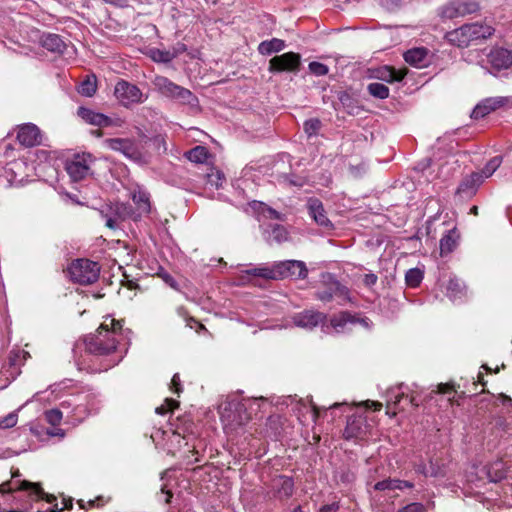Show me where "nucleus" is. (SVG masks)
I'll return each instance as SVG.
<instances>
[{
    "label": "nucleus",
    "mask_w": 512,
    "mask_h": 512,
    "mask_svg": "<svg viewBox=\"0 0 512 512\" xmlns=\"http://www.w3.org/2000/svg\"><path fill=\"white\" fill-rule=\"evenodd\" d=\"M124 321L106 318L96 332L87 335L83 342L86 357L78 362L80 370L96 373L107 371L117 365L123 354L118 351L116 334L122 330Z\"/></svg>",
    "instance_id": "nucleus-1"
},
{
    "label": "nucleus",
    "mask_w": 512,
    "mask_h": 512,
    "mask_svg": "<svg viewBox=\"0 0 512 512\" xmlns=\"http://www.w3.org/2000/svg\"><path fill=\"white\" fill-rule=\"evenodd\" d=\"M494 33V28L490 25L475 22L464 24L461 27L449 31L445 39L458 48H466L479 40H484Z\"/></svg>",
    "instance_id": "nucleus-2"
},
{
    "label": "nucleus",
    "mask_w": 512,
    "mask_h": 512,
    "mask_svg": "<svg viewBox=\"0 0 512 512\" xmlns=\"http://www.w3.org/2000/svg\"><path fill=\"white\" fill-rule=\"evenodd\" d=\"M152 83L156 91L163 97L183 105H188L191 108L198 106V98L189 89L174 83L167 77L157 75Z\"/></svg>",
    "instance_id": "nucleus-3"
},
{
    "label": "nucleus",
    "mask_w": 512,
    "mask_h": 512,
    "mask_svg": "<svg viewBox=\"0 0 512 512\" xmlns=\"http://www.w3.org/2000/svg\"><path fill=\"white\" fill-rule=\"evenodd\" d=\"M146 131L147 129L145 127L141 128L139 126H135L133 131H130L133 139H130L129 157L130 160L139 165H145L150 160V154L145 149L146 146L152 141L154 143H160L162 141L160 137H149Z\"/></svg>",
    "instance_id": "nucleus-4"
},
{
    "label": "nucleus",
    "mask_w": 512,
    "mask_h": 512,
    "mask_svg": "<svg viewBox=\"0 0 512 512\" xmlns=\"http://www.w3.org/2000/svg\"><path fill=\"white\" fill-rule=\"evenodd\" d=\"M68 272L72 281L86 285L98 279L100 267L88 259H77L70 264Z\"/></svg>",
    "instance_id": "nucleus-5"
},
{
    "label": "nucleus",
    "mask_w": 512,
    "mask_h": 512,
    "mask_svg": "<svg viewBox=\"0 0 512 512\" xmlns=\"http://www.w3.org/2000/svg\"><path fill=\"white\" fill-rule=\"evenodd\" d=\"M479 9V3L475 0H451L439 9V16L443 20H452L473 14Z\"/></svg>",
    "instance_id": "nucleus-6"
},
{
    "label": "nucleus",
    "mask_w": 512,
    "mask_h": 512,
    "mask_svg": "<svg viewBox=\"0 0 512 512\" xmlns=\"http://www.w3.org/2000/svg\"><path fill=\"white\" fill-rule=\"evenodd\" d=\"M130 194L133 201V207L130 206V219L137 221L146 217L151 212V202L149 193L140 185L130 186Z\"/></svg>",
    "instance_id": "nucleus-7"
},
{
    "label": "nucleus",
    "mask_w": 512,
    "mask_h": 512,
    "mask_svg": "<svg viewBox=\"0 0 512 512\" xmlns=\"http://www.w3.org/2000/svg\"><path fill=\"white\" fill-rule=\"evenodd\" d=\"M221 420L225 427L236 429L249 421L246 408L240 403H229L221 411Z\"/></svg>",
    "instance_id": "nucleus-8"
},
{
    "label": "nucleus",
    "mask_w": 512,
    "mask_h": 512,
    "mask_svg": "<svg viewBox=\"0 0 512 512\" xmlns=\"http://www.w3.org/2000/svg\"><path fill=\"white\" fill-rule=\"evenodd\" d=\"M274 271L276 272V280L287 277L297 279H305L308 275V269L303 261L285 260L274 263Z\"/></svg>",
    "instance_id": "nucleus-9"
},
{
    "label": "nucleus",
    "mask_w": 512,
    "mask_h": 512,
    "mask_svg": "<svg viewBox=\"0 0 512 512\" xmlns=\"http://www.w3.org/2000/svg\"><path fill=\"white\" fill-rule=\"evenodd\" d=\"M301 57L298 53L287 52L279 56H275L269 61L270 72H296L301 64Z\"/></svg>",
    "instance_id": "nucleus-10"
},
{
    "label": "nucleus",
    "mask_w": 512,
    "mask_h": 512,
    "mask_svg": "<svg viewBox=\"0 0 512 512\" xmlns=\"http://www.w3.org/2000/svg\"><path fill=\"white\" fill-rule=\"evenodd\" d=\"M14 490H27L29 503L40 499H46V501L50 503L55 500L53 496L44 493L41 487L36 483L23 481L19 486H14L11 483H3L0 485V492L3 494Z\"/></svg>",
    "instance_id": "nucleus-11"
},
{
    "label": "nucleus",
    "mask_w": 512,
    "mask_h": 512,
    "mask_svg": "<svg viewBox=\"0 0 512 512\" xmlns=\"http://www.w3.org/2000/svg\"><path fill=\"white\" fill-rule=\"evenodd\" d=\"M326 321V315L322 312L307 309L298 312L292 316V322L295 326L312 330Z\"/></svg>",
    "instance_id": "nucleus-12"
},
{
    "label": "nucleus",
    "mask_w": 512,
    "mask_h": 512,
    "mask_svg": "<svg viewBox=\"0 0 512 512\" xmlns=\"http://www.w3.org/2000/svg\"><path fill=\"white\" fill-rule=\"evenodd\" d=\"M18 142L24 147H33L42 143V133L33 123H25L16 127Z\"/></svg>",
    "instance_id": "nucleus-13"
},
{
    "label": "nucleus",
    "mask_w": 512,
    "mask_h": 512,
    "mask_svg": "<svg viewBox=\"0 0 512 512\" xmlns=\"http://www.w3.org/2000/svg\"><path fill=\"white\" fill-rule=\"evenodd\" d=\"M105 218V224L112 230L122 229L128 216V208L125 204H115L110 206L106 212L102 211Z\"/></svg>",
    "instance_id": "nucleus-14"
},
{
    "label": "nucleus",
    "mask_w": 512,
    "mask_h": 512,
    "mask_svg": "<svg viewBox=\"0 0 512 512\" xmlns=\"http://www.w3.org/2000/svg\"><path fill=\"white\" fill-rule=\"evenodd\" d=\"M89 155H77L66 164V171L73 181L84 179L90 170Z\"/></svg>",
    "instance_id": "nucleus-15"
},
{
    "label": "nucleus",
    "mask_w": 512,
    "mask_h": 512,
    "mask_svg": "<svg viewBox=\"0 0 512 512\" xmlns=\"http://www.w3.org/2000/svg\"><path fill=\"white\" fill-rule=\"evenodd\" d=\"M507 102L508 98L501 96L485 98L475 106L471 117L473 119L483 118L496 109L503 107Z\"/></svg>",
    "instance_id": "nucleus-16"
},
{
    "label": "nucleus",
    "mask_w": 512,
    "mask_h": 512,
    "mask_svg": "<svg viewBox=\"0 0 512 512\" xmlns=\"http://www.w3.org/2000/svg\"><path fill=\"white\" fill-rule=\"evenodd\" d=\"M77 113L83 121L93 126L108 127L115 124L110 117L89 108L80 107Z\"/></svg>",
    "instance_id": "nucleus-17"
},
{
    "label": "nucleus",
    "mask_w": 512,
    "mask_h": 512,
    "mask_svg": "<svg viewBox=\"0 0 512 512\" xmlns=\"http://www.w3.org/2000/svg\"><path fill=\"white\" fill-rule=\"evenodd\" d=\"M307 208L309 211V215L314 219V221L321 227L326 230H330L333 228V224L326 216L323 204L320 200L316 198H311L308 201Z\"/></svg>",
    "instance_id": "nucleus-18"
},
{
    "label": "nucleus",
    "mask_w": 512,
    "mask_h": 512,
    "mask_svg": "<svg viewBox=\"0 0 512 512\" xmlns=\"http://www.w3.org/2000/svg\"><path fill=\"white\" fill-rule=\"evenodd\" d=\"M490 64L497 70L508 69L512 66V51L497 47L490 51L489 55Z\"/></svg>",
    "instance_id": "nucleus-19"
},
{
    "label": "nucleus",
    "mask_w": 512,
    "mask_h": 512,
    "mask_svg": "<svg viewBox=\"0 0 512 512\" xmlns=\"http://www.w3.org/2000/svg\"><path fill=\"white\" fill-rule=\"evenodd\" d=\"M365 431L366 420L361 416H351L347 420L343 436L345 439L359 438L365 433Z\"/></svg>",
    "instance_id": "nucleus-20"
},
{
    "label": "nucleus",
    "mask_w": 512,
    "mask_h": 512,
    "mask_svg": "<svg viewBox=\"0 0 512 512\" xmlns=\"http://www.w3.org/2000/svg\"><path fill=\"white\" fill-rule=\"evenodd\" d=\"M482 182V174L472 173L467 175L460 182L456 194L470 197L475 194L477 187Z\"/></svg>",
    "instance_id": "nucleus-21"
},
{
    "label": "nucleus",
    "mask_w": 512,
    "mask_h": 512,
    "mask_svg": "<svg viewBox=\"0 0 512 512\" xmlns=\"http://www.w3.org/2000/svg\"><path fill=\"white\" fill-rule=\"evenodd\" d=\"M405 73L390 66H382L372 71L371 77L388 83L399 82Z\"/></svg>",
    "instance_id": "nucleus-22"
},
{
    "label": "nucleus",
    "mask_w": 512,
    "mask_h": 512,
    "mask_svg": "<svg viewBox=\"0 0 512 512\" xmlns=\"http://www.w3.org/2000/svg\"><path fill=\"white\" fill-rule=\"evenodd\" d=\"M264 236L269 244H281L288 240V232L286 228L279 224H271L264 231Z\"/></svg>",
    "instance_id": "nucleus-23"
},
{
    "label": "nucleus",
    "mask_w": 512,
    "mask_h": 512,
    "mask_svg": "<svg viewBox=\"0 0 512 512\" xmlns=\"http://www.w3.org/2000/svg\"><path fill=\"white\" fill-rule=\"evenodd\" d=\"M413 486L414 484L409 481L388 478L377 482L373 488L376 491H385L395 489L403 490L404 488H413Z\"/></svg>",
    "instance_id": "nucleus-24"
},
{
    "label": "nucleus",
    "mask_w": 512,
    "mask_h": 512,
    "mask_svg": "<svg viewBox=\"0 0 512 512\" xmlns=\"http://www.w3.org/2000/svg\"><path fill=\"white\" fill-rule=\"evenodd\" d=\"M286 47L285 41L279 38L262 41L258 45V52L262 55H271L282 51Z\"/></svg>",
    "instance_id": "nucleus-25"
},
{
    "label": "nucleus",
    "mask_w": 512,
    "mask_h": 512,
    "mask_svg": "<svg viewBox=\"0 0 512 512\" xmlns=\"http://www.w3.org/2000/svg\"><path fill=\"white\" fill-rule=\"evenodd\" d=\"M428 51L425 48H414L404 54V59L410 65L422 67L427 57Z\"/></svg>",
    "instance_id": "nucleus-26"
},
{
    "label": "nucleus",
    "mask_w": 512,
    "mask_h": 512,
    "mask_svg": "<svg viewBox=\"0 0 512 512\" xmlns=\"http://www.w3.org/2000/svg\"><path fill=\"white\" fill-rule=\"evenodd\" d=\"M458 238L459 236L456 232V229L450 230L446 235H444L441 238L440 253L442 256L452 252L456 248Z\"/></svg>",
    "instance_id": "nucleus-27"
},
{
    "label": "nucleus",
    "mask_w": 512,
    "mask_h": 512,
    "mask_svg": "<svg viewBox=\"0 0 512 512\" xmlns=\"http://www.w3.org/2000/svg\"><path fill=\"white\" fill-rule=\"evenodd\" d=\"M276 487L280 499H287L293 495L294 482L290 477L281 476L276 484Z\"/></svg>",
    "instance_id": "nucleus-28"
},
{
    "label": "nucleus",
    "mask_w": 512,
    "mask_h": 512,
    "mask_svg": "<svg viewBox=\"0 0 512 512\" xmlns=\"http://www.w3.org/2000/svg\"><path fill=\"white\" fill-rule=\"evenodd\" d=\"M79 94L85 97H92L97 91V78L95 75H88L77 88Z\"/></svg>",
    "instance_id": "nucleus-29"
},
{
    "label": "nucleus",
    "mask_w": 512,
    "mask_h": 512,
    "mask_svg": "<svg viewBox=\"0 0 512 512\" xmlns=\"http://www.w3.org/2000/svg\"><path fill=\"white\" fill-rule=\"evenodd\" d=\"M186 158L194 163H204L208 157V150L204 146H195L185 153Z\"/></svg>",
    "instance_id": "nucleus-30"
},
{
    "label": "nucleus",
    "mask_w": 512,
    "mask_h": 512,
    "mask_svg": "<svg viewBox=\"0 0 512 512\" xmlns=\"http://www.w3.org/2000/svg\"><path fill=\"white\" fill-rule=\"evenodd\" d=\"M368 93L378 99H386L389 97V88L382 83L372 82L367 85Z\"/></svg>",
    "instance_id": "nucleus-31"
},
{
    "label": "nucleus",
    "mask_w": 512,
    "mask_h": 512,
    "mask_svg": "<svg viewBox=\"0 0 512 512\" xmlns=\"http://www.w3.org/2000/svg\"><path fill=\"white\" fill-rule=\"evenodd\" d=\"M465 290L464 284L456 278H451L447 284V295L451 299L459 298Z\"/></svg>",
    "instance_id": "nucleus-32"
},
{
    "label": "nucleus",
    "mask_w": 512,
    "mask_h": 512,
    "mask_svg": "<svg viewBox=\"0 0 512 512\" xmlns=\"http://www.w3.org/2000/svg\"><path fill=\"white\" fill-rule=\"evenodd\" d=\"M43 46L50 51H61L64 43L58 35L48 34L42 39Z\"/></svg>",
    "instance_id": "nucleus-33"
},
{
    "label": "nucleus",
    "mask_w": 512,
    "mask_h": 512,
    "mask_svg": "<svg viewBox=\"0 0 512 512\" xmlns=\"http://www.w3.org/2000/svg\"><path fill=\"white\" fill-rule=\"evenodd\" d=\"M150 57L155 62L168 63L176 58V52L154 48L150 50Z\"/></svg>",
    "instance_id": "nucleus-34"
},
{
    "label": "nucleus",
    "mask_w": 512,
    "mask_h": 512,
    "mask_svg": "<svg viewBox=\"0 0 512 512\" xmlns=\"http://www.w3.org/2000/svg\"><path fill=\"white\" fill-rule=\"evenodd\" d=\"M332 288L334 289L335 298L339 299V304L344 305L350 301L349 290L337 280H332Z\"/></svg>",
    "instance_id": "nucleus-35"
},
{
    "label": "nucleus",
    "mask_w": 512,
    "mask_h": 512,
    "mask_svg": "<svg viewBox=\"0 0 512 512\" xmlns=\"http://www.w3.org/2000/svg\"><path fill=\"white\" fill-rule=\"evenodd\" d=\"M114 96L116 99L123 105L127 106L128 104V83L124 80H120L117 82L114 88Z\"/></svg>",
    "instance_id": "nucleus-36"
},
{
    "label": "nucleus",
    "mask_w": 512,
    "mask_h": 512,
    "mask_svg": "<svg viewBox=\"0 0 512 512\" xmlns=\"http://www.w3.org/2000/svg\"><path fill=\"white\" fill-rule=\"evenodd\" d=\"M356 322V318L354 315H352L350 312L348 311H343V312H340L338 315H335L332 319H331V325L334 327V328H342L344 327L347 323H354Z\"/></svg>",
    "instance_id": "nucleus-37"
},
{
    "label": "nucleus",
    "mask_w": 512,
    "mask_h": 512,
    "mask_svg": "<svg viewBox=\"0 0 512 512\" xmlns=\"http://www.w3.org/2000/svg\"><path fill=\"white\" fill-rule=\"evenodd\" d=\"M423 279V272L419 268H412L406 272L405 281L409 287H418Z\"/></svg>",
    "instance_id": "nucleus-38"
},
{
    "label": "nucleus",
    "mask_w": 512,
    "mask_h": 512,
    "mask_svg": "<svg viewBox=\"0 0 512 512\" xmlns=\"http://www.w3.org/2000/svg\"><path fill=\"white\" fill-rule=\"evenodd\" d=\"M249 275L262 277L264 279L276 280V272L274 271V264L271 267H257L247 271Z\"/></svg>",
    "instance_id": "nucleus-39"
},
{
    "label": "nucleus",
    "mask_w": 512,
    "mask_h": 512,
    "mask_svg": "<svg viewBox=\"0 0 512 512\" xmlns=\"http://www.w3.org/2000/svg\"><path fill=\"white\" fill-rule=\"evenodd\" d=\"M105 145L114 151H119L124 155H127L128 151V143L125 139L120 138H112L105 140Z\"/></svg>",
    "instance_id": "nucleus-40"
},
{
    "label": "nucleus",
    "mask_w": 512,
    "mask_h": 512,
    "mask_svg": "<svg viewBox=\"0 0 512 512\" xmlns=\"http://www.w3.org/2000/svg\"><path fill=\"white\" fill-rule=\"evenodd\" d=\"M502 158L499 156L493 157L489 160V162L483 167L481 172L478 174H482V180L484 178H488L493 175V173L497 170V168L501 165Z\"/></svg>",
    "instance_id": "nucleus-41"
},
{
    "label": "nucleus",
    "mask_w": 512,
    "mask_h": 512,
    "mask_svg": "<svg viewBox=\"0 0 512 512\" xmlns=\"http://www.w3.org/2000/svg\"><path fill=\"white\" fill-rule=\"evenodd\" d=\"M487 475L491 482H498L504 478L505 473L502 470V462H496L491 465L487 470Z\"/></svg>",
    "instance_id": "nucleus-42"
},
{
    "label": "nucleus",
    "mask_w": 512,
    "mask_h": 512,
    "mask_svg": "<svg viewBox=\"0 0 512 512\" xmlns=\"http://www.w3.org/2000/svg\"><path fill=\"white\" fill-rule=\"evenodd\" d=\"M322 123L317 118H312L304 122L303 128L308 137H312L318 134Z\"/></svg>",
    "instance_id": "nucleus-43"
},
{
    "label": "nucleus",
    "mask_w": 512,
    "mask_h": 512,
    "mask_svg": "<svg viewBox=\"0 0 512 512\" xmlns=\"http://www.w3.org/2000/svg\"><path fill=\"white\" fill-rule=\"evenodd\" d=\"M332 278L327 282L325 289L317 291L316 298L323 302H329L335 297L334 289L332 288Z\"/></svg>",
    "instance_id": "nucleus-44"
},
{
    "label": "nucleus",
    "mask_w": 512,
    "mask_h": 512,
    "mask_svg": "<svg viewBox=\"0 0 512 512\" xmlns=\"http://www.w3.org/2000/svg\"><path fill=\"white\" fill-rule=\"evenodd\" d=\"M178 406H179L178 401H176L174 399L166 398L164 403L161 406L156 408L155 412L160 415H165L166 413L171 412L174 409H176Z\"/></svg>",
    "instance_id": "nucleus-45"
},
{
    "label": "nucleus",
    "mask_w": 512,
    "mask_h": 512,
    "mask_svg": "<svg viewBox=\"0 0 512 512\" xmlns=\"http://www.w3.org/2000/svg\"><path fill=\"white\" fill-rule=\"evenodd\" d=\"M148 98L137 86L130 85V102L142 103Z\"/></svg>",
    "instance_id": "nucleus-46"
},
{
    "label": "nucleus",
    "mask_w": 512,
    "mask_h": 512,
    "mask_svg": "<svg viewBox=\"0 0 512 512\" xmlns=\"http://www.w3.org/2000/svg\"><path fill=\"white\" fill-rule=\"evenodd\" d=\"M45 418L48 423L53 426L58 425L62 420V412L58 409H51L46 411Z\"/></svg>",
    "instance_id": "nucleus-47"
},
{
    "label": "nucleus",
    "mask_w": 512,
    "mask_h": 512,
    "mask_svg": "<svg viewBox=\"0 0 512 512\" xmlns=\"http://www.w3.org/2000/svg\"><path fill=\"white\" fill-rule=\"evenodd\" d=\"M18 422V415L15 412L9 413L7 416L0 420V429H7L14 427Z\"/></svg>",
    "instance_id": "nucleus-48"
},
{
    "label": "nucleus",
    "mask_w": 512,
    "mask_h": 512,
    "mask_svg": "<svg viewBox=\"0 0 512 512\" xmlns=\"http://www.w3.org/2000/svg\"><path fill=\"white\" fill-rule=\"evenodd\" d=\"M309 70L312 74L316 76H323L328 73L329 68L323 63L313 61L309 64Z\"/></svg>",
    "instance_id": "nucleus-49"
},
{
    "label": "nucleus",
    "mask_w": 512,
    "mask_h": 512,
    "mask_svg": "<svg viewBox=\"0 0 512 512\" xmlns=\"http://www.w3.org/2000/svg\"><path fill=\"white\" fill-rule=\"evenodd\" d=\"M340 100V103L344 106V107H347L348 108V113L349 114H354V110L355 108H357L356 106H353L352 103H353V99L346 93L342 94L339 98Z\"/></svg>",
    "instance_id": "nucleus-50"
},
{
    "label": "nucleus",
    "mask_w": 512,
    "mask_h": 512,
    "mask_svg": "<svg viewBox=\"0 0 512 512\" xmlns=\"http://www.w3.org/2000/svg\"><path fill=\"white\" fill-rule=\"evenodd\" d=\"M208 182L211 185H214L216 188L221 186L220 181L223 179V174L220 171H216L215 173L208 174Z\"/></svg>",
    "instance_id": "nucleus-51"
},
{
    "label": "nucleus",
    "mask_w": 512,
    "mask_h": 512,
    "mask_svg": "<svg viewBox=\"0 0 512 512\" xmlns=\"http://www.w3.org/2000/svg\"><path fill=\"white\" fill-rule=\"evenodd\" d=\"M397 512H424V506L421 503H410Z\"/></svg>",
    "instance_id": "nucleus-52"
},
{
    "label": "nucleus",
    "mask_w": 512,
    "mask_h": 512,
    "mask_svg": "<svg viewBox=\"0 0 512 512\" xmlns=\"http://www.w3.org/2000/svg\"><path fill=\"white\" fill-rule=\"evenodd\" d=\"M171 389H173V391L178 395L182 391L181 381L178 373L174 374L172 377Z\"/></svg>",
    "instance_id": "nucleus-53"
},
{
    "label": "nucleus",
    "mask_w": 512,
    "mask_h": 512,
    "mask_svg": "<svg viewBox=\"0 0 512 512\" xmlns=\"http://www.w3.org/2000/svg\"><path fill=\"white\" fill-rule=\"evenodd\" d=\"M377 279H378V277H377L376 274L368 273V274L364 275L363 283H364L365 286L371 287V286L376 284Z\"/></svg>",
    "instance_id": "nucleus-54"
},
{
    "label": "nucleus",
    "mask_w": 512,
    "mask_h": 512,
    "mask_svg": "<svg viewBox=\"0 0 512 512\" xmlns=\"http://www.w3.org/2000/svg\"><path fill=\"white\" fill-rule=\"evenodd\" d=\"M338 510H339V505L337 503H331V504L323 505L319 509V512H338Z\"/></svg>",
    "instance_id": "nucleus-55"
},
{
    "label": "nucleus",
    "mask_w": 512,
    "mask_h": 512,
    "mask_svg": "<svg viewBox=\"0 0 512 512\" xmlns=\"http://www.w3.org/2000/svg\"><path fill=\"white\" fill-rule=\"evenodd\" d=\"M366 406L373 408L375 411H379L382 408V404L380 402L370 401L366 402Z\"/></svg>",
    "instance_id": "nucleus-56"
},
{
    "label": "nucleus",
    "mask_w": 512,
    "mask_h": 512,
    "mask_svg": "<svg viewBox=\"0 0 512 512\" xmlns=\"http://www.w3.org/2000/svg\"><path fill=\"white\" fill-rule=\"evenodd\" d=\"M184 51H186V46L180 43L171 49V52H176V57Z\"/></svg>",
    "instance_id": "nucleus-57"
},
{
    "label": "nucleus",
    "mask_w": 512,
    "mask_h": 512,
    "mask_svg": "<svg viewBox=\"0 0 512 512\" xmlns=\"http://www.w3.org/2000/svg\"><path fill=\"white\" fill-rule=\"evenodd\" d=\"M144 29H145V34L147 37L152 36L156 31V27L151 24L146 25Z\"/></svg>",
    "instance_id": "nucleus-58"
},
{
    "label": "nucleus",
    "mask_w": 512,
    "mask_h": 512,
    "mask_svg": "<svg viewBox=\"0 0 512 512\" xmlns=\"http://www.w3.org/2000/svg\"><path fill=\"white\" fill-rule=\"evenodd\" d=\"M451 389L452 387L449 384H439L438 386V392L442 394L448 393Z\"/></svg>",
    "instance_id": "nucleus-59"
},
{
    "label": "nucleus",
    "mask_w": 512,
    "mask_h": 512,
    "mask_svg": "<svg viewBox=\"0 0 512 512\" xmlns=\"http://www.w3.org/2000/svg\"><path fill=\"white\" fill-rule=\"evenodd\" d=\"M279 419L280 417L278 415H273V416H270L268 419H267V424L269 425H272V424H276L279 422Z\"/></svg>",
    "instance_id": "nucleus-60"
},
{
    "label": "nucleus",
    "mask_w": 512,
    "mask_h": 512,
    "mask_svg": "<svg viewBox=\"0 0 512 512\" xmlns=\"http://www.w3.org/2000/svg\"><path fill=\"white\" fill-rule=\"evenodd\" d=\"M28 355H29V354H28V352H26V351H18V352H16V353H14V357H15V358H13V359H11V360H12V361H15V359H16V358H19V357H21V356L23 357V359H26V357H27Z\"/></svg>",
    "instance_id": "nucleus-61"
},
{
    "label": "nucleus",
    "mask_w": 512,
    "mask_h": 512,
    "mask_svg": "<svg viewBox=\"0 0 512 512\" xmlns=\"http://www.w3.org/2000/svg\"><path fill=\"white\" fill-rule=\"evenodd\" d=\"M131 38L135 44H139L140 42H142L144 40V36L141 34H138V33L133 35Z\"/></svg>",
    "instance_id": "nucleus-62"
},
{
    "label": "nucleus",
    "mask_w": 512,
    "mask_h": 512,
    "mask_svg": "<svg viewBox=\"0 0 512 512\" xmlns=\"http://www.w3.org/2000/svg\"><path fill=\"white\" fill-rule=\"evenodd\" d=\"M501 398H502L503 403L512 402V399L507 395L501 394Z\"/></svg>",
    "instance_id": "nucleus-63"
},
{
    "label": "nucleus",
    "mask_w": 512,
    "mask_h": 512,
    "mask_svg": "<svg viewBox=\"0 0 512 512\" xmlns=\"http://www.w3.org/2000/svg\"><path fill=\"white\" fill-rule=\"evenodd\" d=\"M312 409H313V412H314V416L315 417H318L319 415V411H320V407L316 406L315 404L312 405Z\"/></svg>",
    "instance_id": "nucleus-64"
}]
</instances>
